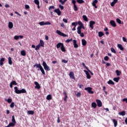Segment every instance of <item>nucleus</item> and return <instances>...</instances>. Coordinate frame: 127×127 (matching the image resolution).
<instances>
[{
    "instance_id": "nucleus-37",
    "label": "nucleus",
    "mask_w": 127,
    "mask_h": 127,
    "mask_svg": "<svg viewBox=\"0 0 127 127\" xmlns=\"http://www.w3.org/2000/svg\"><path fill=\"white\" fill-rule=\"evenodd\" d=\"M8 64H12V61H11V58L10 57H9L8 58Z\"/></svg>"
},
{
    "instance_id": "nucleus-10",
    "label": "nucleus",
    "mask_w": 127,
    "mask_h": 127,
    "mask_svg": "<svg viewBox=\"0 0 127 127\" xmlns=\"http://www.w3.org/2000/svg\"><path fill=\"white\" fill-rule=\"evenodd\" d=\"M34 84H35V85H36V86L35 87V89H40V88H41L40 85H39V83H38L37 82V81H35Z\"/></svg>"
},
{
    "instance_id": "nucleus-24",
    "label": "nucleus",
    "mask_w": 127,
    "mask_h": 127,
    "mask_svg": "<svg viewBox=\"0 0 127 127\" xmlns=\"http://www.w3.org/2000/svg\"><path fill=\"white\" fill-rule=\"evenodd\" d=\"M120 76H118V77H115L113 78V80L115 81V82H116V83H118L119 81L120 80Z\"/></svg>"
},
{
    "instance_id": "nucleus-51",
    "label": "nucleus",
    "mask_w": 127,
    "mask_h": 127,
    "mask_svg": "<svg viewBox=\"0 0 127 127\" xmlns=\"http://www.w3.org/2000/svg\"><path fill=\"white\" fill-rule=\"evenodd\" d=\"M59 7L61 8V9L62 10L64 9V6L61 4L59 5Z\"/></svg>"
},
{
    "instance_id": "nucleus-56",
    "label": "nucleus",
    "mask_w": 127,
    "mask_h": 127,
    "mask_svg": "<svg viewBox=\"0 0 127 127\" xmlns=\"http://www.w3.org/2000/svg\"><path fill=\"white\" fill-rule=\"evenodd\" d=\"M67 98H68V96L65 95L64 98V102H66L67 101Z\"/></svg>"
},
{
    "instance_id": "nucleus-23",
    "label": "nucleus",
    "mask_w": 127,
    "mask_h": 127,
    "mask_svg": "<svg viewBox=\"0 0 127 127\" xmlns=\"http://www.w3.org/2000/svg\"><path fill=\"white\" fill-rule=\"evenodd\" d=\"M118 114L119 115V116H126V111H123L121 112H119Z\"/></svg>"
},
{
    "instance_id": "nucleus-13",
    "label": "nucleus",
    "mask_w": 127,
    "mask_h": 127,
    "mask_svg": "<svg viewBox=\"0 0 127 127\" xmlns=\"http://www.w3.org/2000/svg\"><path fill=\"white\" fill-rule=\"evenodd\" d=\"M111 25L113 26V27H116L117 26V24H116V22L114 20H111L110 22Z\"/></svg>"
},
{
    "instance_id": "nucleus-3",
    "label": "nucleus",
    "mask_w": 127,
    "mask_h": 127,
    "mask_svg": "<svg viewBox=\"0 0 127 127\" xmlns=\"http://www.w3.org/2000/svg\"><path fill=\"white\" fill-rule=\"evenodd\" d=\"M96 101L97 104V106H98V107H99V108H101V107H102V106H103V104L102 103V101H101V100H100L99 99H97L96 100Z\"/></svg>"
},
{
    "instance_id": "nucleus-35",
    "label": "nucleus",
    "mask_w": 127,
    "mask_h": 127,
    "mask_svg": "<svg viewBox=\"0 0 127 127\" xmlns=\"http://www.w3.org/2000/svg\"><path fill=\"white\" fill-rule=\"evenodd\" d=\"M103 35H104V33H103L102 32H98V36L99 37H102V36H103Z\"/></svg>"
},
{
    "instance_id": "nucleus-60",
    "label": "nucleus",
    "mask_w": 127,
    "mask_h": 127,
    "mask_svg": "<svg viewBox=\"0 0 127 127\" xmlns=\"http://www.w3.org/2000/svg\"><path fill=\"white\" fill-rule=\"evenodd\" d=\"M104 60H105L106 61H108V60H109V57L106 56V57L104 58Z\"/></svg>"
},
{
    "instance_id": "nucleus-1",
    "label": "nucleus",
    "mask_w": 127,
    "mask_h": 127,
    "mask_svg": "<svg viewBox=\"0 0 127 127\" xmlns=\"http://www.w3.org/2000/svg\"><path fill=\"white\" fill-rule=\"evenodd\" d=\"M92 87H86L84 88V90L85 91H87V92H88L89 94H94V91H92Z\"/></svg>"
},
{
    "instance_id": "nucleus-11",
    "label": "nucleus",
    "mask_w": 127,
    "mask_h": 127,
    "mask_svg": "<svg viewBox=\"0 0 127 127\" xmlns=\"http://www.w3.org/2000/svg\"><path fill=\"white\" fill-rule=\"evenodd\" d=\"M95 22L94 21H90L89 22V26L91 28V29H93L94 28V27H93V25L95 24Z\"/></svg>"
},
{
    "instance_id": "nucleus-19",
    "label": "nucleus",
    "mask_w": 127,
    "mask_h": 127,
    "mask_svg": "<svg viewBox=\"0 0 127 127\" xmlns=\"http://www.w3.org/2000/svg\"><path fill=\"white\" fill-rule=\"evenodd\" d=\"M40 70L41 72H42L43 75H45V71H44V69H43L42 66H40Z\"/></svg>"
},
{
    "instance_id": "nucleus-41",
    "label": "nucleus",
    "mask_w": 127,
    "mask_h": 127,
    "mask_svg": "<svg viewBox=\"0 0 127 127\" xmlns=\"http://www.w3.org/2000/svg\"><path fill=\"white\" fill-rule=\"evenodd\" d=\"M77 24H78V23L75 22L72 23L71 25H72V26H74V27H76V26H77Z\"/></svg>"
},
{
    "instance_id": "nucleus-15",
    "label": "nucleus",
    "mask_w": 127,
    "mask_h": 127,
    "mask_svg": "<svg viewBox=\"0 0 127 127\" xmlns=\"http://www.w3.org/2000/svg\"><path fill=\"white\" fill-rule=\"evenodd\" d=\"M73 41L74 48H78V44H77V41L76 40H73Z\"/></svg>"
},
{
    "instance_id": "nucleus-16",
    "label": "nucleus",
    "mask_w": 127,
    "mask_h": 127,
    "mask_svg": "<svg viewBox=\"0 0 127 127\" xmlns=\"http://www.w3.org/2000/svg\"><path fill=\"white\" fill-rule=\"evenodd\" d=\"M16 124L12 122L10 123L8 126H7L6 127H14Z\"/></svg>"
},
{
    "instance_id": "nucleus-18",
    "label": "nucleus",
    "mask_w": 127,
    "mask_h": 127,
    "mask_svg": "<svg viewBox=\"0 0 127 127\" xmlns=\"http://www.w3.org/2000/svg\"><path fill=\"white\" fill-rule=\"evenodd\" d=\"M46 99L48 101H50V100H52V95H51V94L47 95Z\"/></svg>"
},
{
    "instance_id": "nucleus-7",
    "label": "nucleus",
    "mask_w": 127,
    "mask_h": 127,
    "mask_svg": "<svg viewBox=\"0 0 127 127\" xmlns=\"http://www.w3.org/2000/svg\"><path fill=\"white\" fill-rule=\"evenodd\" d=\"M84 72L85 73L87 79H91V75H90V73L88 71L84 70Z\"/></svg>"
},
{
    "instance_id": "nucleus-20",
    "label": "nucleus",
    "mask_w": 127,
    "mask_h": 127,
    "mask_svg": "<svg viewBox=\"0 0 127 127\" xmlns=\"http://www.w3.org/2000/svg\"><path fill=\"white\" fill-rule=\"evenodd\" d=\"M91 107L94 108V109H96L97 108V104L96 102H93L91 103Z\"/></svg>"
},
{
    "instance_id": "nucleus-14",
    "label": "nucleus",
    "mask_w": 127,
    "mask_h": 127,
    "mask_svg": "<svg viewBox=\"0 0 127 127\" xmlns=\"http://www.w3.org/2000/svg\"><path fill=\"white\" fill-rule=\"evenodd\" d=\"M14 89L15 90V93H16V94H20V90H19L17 87H14Z\"/></svg>"
},
{
    "instance_id": "nucleus-45",
    "label": "nucleus",
    "mask_w": 127,
    "mask_h": 127,
    "mask_svg": "<svg viewBox=\"0 0 127 127\" xmlns=\"http://www.w3.org/2000/svg\"><path fill=\"white\" fill-rule=\"evenodd\" d=\"M34 2L37 5H39V0H34Z\"/></svg>"
},
{
    "instance_id": "nucleus-57",
    "label": "nucleus",
    "mask_w": 127,
    "mask_h": 127,
    "mask_svg": "<svg viewBox=\"0 0 127 127\" xmlns=\"http://www.w3.org/2000/svg\"><path fill=\"white\" fill-rule=\"evenodd\" d=\"M72 39H67L65 41V42H66V43H69V42H70V41H72Z\"/></svg>"
},
{
    "instance_id": "nucleus-36",
    "label": "nucleus",
    "mask_w": 127,
    "mask_h": 127,
    "mask_svg": "<svg viewBox=\"0 0 127 127\" xmlns=\"http://www.w3.org/2000/svg\"><path fill=\"white\" fill-rule=\"evenodd\" d=\"M21 55H22V56H25V55H26V53H25V51H21Z\"/></svg>"
},
{
    "instance_id": "nucleus-29",
    "label": "nucleus",
    "mask_w": 127,
    "mask_h": 127,
    "mask_svg": "<svg viewBox=\"0 0 127 127\" xmlns=\"http://www.w3.org/2000/svg\"><path fill=\"white\" fill-rule=\"evenodd\" d=\"M27 114L28 115H34V111H31V110L28 111H27Z\"/></svg>"
},
{
    "instance_id": "nucleus-62",
    "label": "nucleus",
    "mask_w": 127,
    "mask_h": 127,
    "mask_svg": "<svg viewBox=\"0 0 127 127\" xmlns=\"http://www.w3.org/2000/svg\"><path fill=\"white\" fill-rule=\"evenodd\" d=\"M123 41H124V42H127V38H126V37H123Z\"/></svg>"
},
{
    "instance_id": "nucleus-43",
    "label": "nucleus",
    "mask_w": 127,
    "mask_h": 127,
    "mask_svg": "<svg viewBox=\"0 0 127 127\" xmlns=\"http://www.w3.org/2000/svg\"><path fill=\"white\" fill-rule=\"evenodd\" d=\"M116 21L117 22H118V23H119V24H121V23H122V21L121 20V19L117 18L116 19Z\"/></svg>"
},
{
    "instance_id": "nucleus-55",
    "label": "nucleus",
    "mask_w": 127,
    "mask_h": 127,
    "mask_svg": "<svg viewBox=\"0 0 127 127\" xmlns=\"http://www.w3.org/2000/svg\"><path fill=\"white\" fill-rule=\"evenodd\" d=\"M7 103H11V102H12V100H11V99H8L7 100Z\"/></svg>"
},
{
    "instance_id": "nucleus-32",
    "label": "nucleus",
    "mask_w": 127,
    "mask_h": 127,
    "mask_svg": "<svg viewBox=\"0 0 127 127\" xmlns=\"http://www.w3.org/2000/svg\"><path fill=\"white\" fill-rule=\"evenodd\" d=\"M42 66L41 64H36L34 65V67H37V68H39V69L40 68V67Z\"/></svg>"
},
{
    "instance_id": "nucleus-31",
    "label": "nucleus",
    "mask_w": 127,
    "mask_h": 127,
    "mask_svg": "<svg viewBox=\"0 0 127 127\" xmlns=\"http://www.w3.org/2000/svg\"><path fill=\"white\" fill-rule=\"evenodd\" d=\"M82 18H83L85 21H88V17H87V16L83 15L82 16Z\"/></svg>"
},
{
    "instance_id": "nucleus-8",
    "label": "nucleus",
    "mask_w": 127,
    "mask_h": 127,
    "mask_svg": "<svg viewBox=\"0 0 127 127\" xmlns=\"http://www.w3.org/2000/svg\"><path fill=\"white\" fill-rule=\"evenodd\" d=\"M98 3V0H94L93 1L92 4L93 6H94L95 8H98V7L96 5V4Z\"/></svg>"
},
{
    "instance_id": "nucleus-28",
    "label": "nucleus",
    "mask_w": 127,
    "mask_h": 127,
    "mask_svg": "<svg viewBox=\"0 0 127 127\" xmlns=\"http://www.w3.org/2000/svg\"><path fill=\"white\" fill-rule=\"evenodd\" d=\"M118 48H119V49H120V50H122V51H123L124 47H123V45L121 44H118Z\"/></svg>"
},
{
    "instance_id": "nucleus-21",
    "label": "nucleus",
    "mask_w": 127,
    "mask_h": 127,
    "mask_svg": "<svg viewBox=\"0 0 127 127\" xmlns=\"http://www.w3.org/2000/svg\"><path fill=\"white\" fill-rule=\"evenodd\" d=\"M108 84L109 85H115V82L113 81V80L110 79L108 82Z\"/></svg>"
},
{
    "instance_id": "nucleus-30",
    "label": "nucleus",
    "mask_w": 127,
    "mask_h": 127,
    "mask_svg": "<svg viewBox=\"0 0 127 127\" xmlns=\"http://www.w3.org/2000/svg\"><path fill=\"white\" fill-rule=\"evenodd\" d=\"M20 94H23L26 93V90L25 89H22L21 90H20Z\"/></svg>"
},
{
    "instance_id": "nucleus-12",
    "label": "nucleus",
    "mask_w": 127,
    "mask_h": 127,
    "mask_svg": "<svg viewBox=\"0 0 127 127\" xmlns=\"http://www.w3.org/2000/svg\"><path fill=\"white\" fill-rule=\"evenodd\" d=\"M13 85H17V83H16V81H12L10 83V88H12Z\"/></svg>"
},
{
    "instance_id": "nucleus-64",
    "label": "nucleus",
    "mask_w": 127,
    "mask_h": 127,
    "mask_svg": "<svg viewBox=\"0 0 127 127\" xmlns=\"http://www.w3.org/2000/svg\"><path fill=\"white\" fill-rule=\"evenodd\" d=\"M123 102H126L127 104V98H124L123 99Z\"/></svg>"
},
{
    "instance_id": "nucleus-5",
    "label": "nucleus",
    "mask_w": 127,
    "mask_h": 127,
    "mask_svg": "<svg viewBox=\"0 0 127 127\" xmlns=\"http://www.w3.org/2000/svg\"><path fill=\"white\" fill-rule=\"evenodd\" d=\"M43 65L46 71H50V67L47 65V64H43Z\"/></svg>"
},
{
    "instance_id": "nucleus-26",
    "label": "nucleus",
    "mask_w": 127,
    "mask_h": 127,
    "mask_svg": "<svg viewBox=\"0 0 127 127\" xmlns=\"http://www.w3.org/2000/svg\"><path fill=\"white\" fill-rule=\"evenodd\" d=\"M63 45L64 44L62 43H59L58 44H57V48H60V47L61 48Z\"/></svg>"
},
{
    "instance_id": "nucleus-6",
    "label": "nucleus",
    "mask_w": 127,
    "mask_h": 127,
    "mask_svg": "<svg viewBox=\"0 0 127 127\" xmlns=\"http://www.w3.org/2000/svg\"><path fill=\"white\" fill-rule=\"evenodd\" d=\"M8 27L9 29H12L13 28V23L12 22H8Z\"/></svg>"
},
{
    "instance_id": "nucleus-47",
    "label": "nucleus",
    "mask_w": 127,
    "mask_h": 127,
    "mask_svg": "<svg viewBox=\"0 0 127 127\" xmlns=\"http://www.w3.org/2000/svg\"><path fill=\"white\" fill-rule=\"evenodd\" d=\"M45 25H51V23L49 21H47L45 23Z\"/></svg>"
},
{
    "instance_id": "nucleus-59",
    "label": "nucleus",
    "mask_w": 127,
    "mask_h": 127,
    "mask_svg": "<svg viewBox=\"0 0 127 127\" xmlns=\"http://www.w3.org/2000/svg\"><path fill=\"white\" fill-rule=\"evenodd\" d=\"M25 9H28L29 8V5L26 4L25 5Z\"/></svg>"
},
{
    "instance_id": "nucleus-34",
    "label": "nucleus",
    "mask_w": 127,
    "mask_h": 127,
    "mask_svg": "<svg viewBox=\"0 0 127 127\" xmlns=\"http://www.w3.org/2000/svg\"><path fill=\"white\" fill-rule=\"evenodd\" d=\"M77 33H78V34H80V33H81V29H81V27H78L77 28Z\"/></svg>"
},
{
    "instance_id": "nucleus-42",
    "label": "nucleus",
    "mask_w": 127,
    "mask_h": 127,
    "mask_svg": "<svg viewBox=\"0 0 127 127\" xmlns=\"http://www.w3.org/2000/svg\"><path fill=\"white\" fill-rule=\"evenodd\" d=\"M39 24L41 26L45 25V22L44 21H41L39 23Z\"/></svg>"
},
{
    "instance_id": "nucleus-38",
    "label": "nucleus",
    "mask_w": 127,
    "mask_h": 127,
    "mask_svg": "<svg viewBox=\"0 0 127 127\" xmlns=\"http://www.w3.org/2000/svg\"><path fill=\"white\" fill-rule=\"evenodd\" d=\"M12 122L14 124H16V121H15V119L14 118V116H12Z\"/></svg>"
},
{
    "instance_id": "nucleus-48",
    "label": "nucleus",
    "mask_w": 127,
    "mask_h": 127,
    "mask_svg": "<svg viewBox=\"0 0 127 127\" xmlns=\"http://www.w3.org/2000/svg\"><path fill=\"white\" fill-rule=\"evenodd\" d=\"M14 39H15V40H18V39H19V36H14Z\"/></svg>"
},
{
    "instance_id": "nucleus-46",
    "label": "nucleus",
    "mask_w": 127,
    "mask_h": 127,
    "mask_svg": "<svg viewBox=\"0 0 127 127\" xmlns=\"http://www.w3.org/2000/svg\"><path fill=\"white\" fill-rule=\"evenodd\" d=\"M73 7L74 8L75 11H77V10H78V7H77V5H76V4L73 5Z\"/></svg>"
},
{
    "instance_id": "nucleus-22",
    "label": "nucleus",
    "mask_w": 127,
    "mask_h": 127,
    "mask_svg": "<svg viewBox=\"0 0 127 127\" xmlns=\"http://www.w3.org/2000/svg\"><path fill=\"white\" fill-rule=\"evenodd\" d=\"M81 41H82V44L83 46H86L87 44V41H86V40L82 39Z\"/></svg>"
},
{
    "instance_id": "nucleus-27",
    "label": "nucleus",
    "mask_w": 127,
    "mask_h": 127,
    "mask_svg": "<svg viewBox=\"0 0 127 127\" xmlns=\"http://www.w3.org/2000/svg\"><path fill=\"white\" fill-rule=\"evenodd\" d=\"M61 51L63 52H66V49H65V47L64 46V44L62 46L61 48Z\"/></svg>"
},
{
    "instance_id": "nucleus-63",
    "label": "nucleus",
    "mask_w": 127,
    "mask_h": 127,
    "mask_svg": "<svg viewBox=\"0 0 127 127\" xmlns=\"http://www.w3.org/2000/svg\"><path fill=\"white\" fill-rule=\"evenodd\" d=\"M62 62H63V63H67L68 61H66V60H63L62 61Z\"/></svg>"
},
{
    "instance_id": "nucleus-58",
    "label": "nucleus",
    "mask_w": 127,
    "mask_h": 127,
    "mask_svg": "<svg viewBox=\"0 0 127 127\" xmlns=\"http://www.w3.org/2000/svg\"><path fill=\"white\" fill-rule=\"evenodd\" d=\"M71 2H72V3H73V5H75V4H76V0H72Z\"/></svg>"
},
{
    "instance_id": "nucleus-50",
    "label": "nucleus",
    "mask_w": 127,
    "mask_h": 127,
    "mask_svg": "<svg viewBox=\"0 0 127 127\" xmlns=\"http://www.w3.org/2000/svg\"><path fill=\"white\" fill-rule=\"evenodd\" d=\"M54 8H55L54 6H50L49 8V10H51V9H54Z\"/></svg>"
},
{
    "instance_id": "nucleus-44",
    "label": "nucleus",
    "mask_w": 127,
    "mask_h": 127,
    "mask_svg": "<svg viewBox=\"0 0 127 127\" xmlns=\"http://www.w3.org/2000/svg\"><path fill=\"white\" fill-rule=\"evenodd\" d=\"M111 52H113V53H117V52H116V50L113 48H111Z\"/></svg>"
},
{
    "instance_id": "nucleus-39",
    "label": "nucleus",
    "mask_w": 127,
    "mask_h": 127,
    "mask_svg": "<svg viewBox=\"0 0 127 127\" xmlns=\"http://www.w3.org/2000/svg\"><path fill=\"white\" fill-rule=\"evenodd\" d=\"M116 73L117 76H120V75H121V72L119 71V70H116Z\"/></svg>"
},
{
    "instance_id": "nucleus-2",
    "label": "nucleus",
    "mask_w": 127,
    "mask_h": 127,
    "mask_svg": "<svg viewBox=\"0 0 127 127\" xmlns=\"http://www.w3.org/2000/svg\"><path fill=\"white\" fill-rule=\"evenodd\" d=\"M57 33L61 36H63V37H67V36H68L67 35L64 34V33H62L61 31L59 30L57 31Z\"/></svg>"
},
{
    "instance_id": "nucleus-53",
    "label": "nucleus",
    "mask_w": 127,
    "mask_h": 127,
    "mask_svg": "<svg viewBox=\"0 0 127 127\" xmlns=\"http://www.w3.org/2000/svg\"><path fill=\"white\" fill-rule=\"evenodd\" d=\"M78 24L80 25L79 27H81L83 25V23L80 21L78 22Z\"/></svg>"
},
{
    "instance_id": "nucleus-25",
    "label": "nucleus",
    "mask_w": 127,
    "mask_h": 127,
    "mask_svg": "<svg viewBox=\"0 0 127 127\" xmlns=\"http://www.w3.org/2000/svg\"><path fill=\"white\" fill-rule=\"evenodd\" d=\"M39 45H40V46H42V47H44V42H43V41L40 40Z\"/></svg>"
},
{
    "instance_id": "nucleus-54",
    "label": "nucleus",
    "mask_w": 127,
    "mask_h": 127,
    "mask_svg": "<svg viewBox=\"0 0 127 127\" xmlns=\"http://www.w3.org/2000/svg\"><path fill=\"white\" fill-rule=\"evenodd\" d=\"M64 22H65V23H67V22H68V19H65V18H64L63 19Z\"/></svg>"
},
{
    "instance_id": "nucleus-33",
    "label": "nucleus",
    "mask_w": 127,
    "mask_h": 127,
    "mask_svg": "<svg viewBox=\"0 0 127 127\" xmlns=\"http://www.w3.org/2000/svg\"><path fill=\"white\" fill-rule=\"evenodd\" d=\"M5 59L4 58H2L0 60V64H3V62H4Z\"/></svg>"
},
{
    "instance_id": "nucleus-9",
    "label": "nucleus",
    "mask_w": 127,
    "mask_h": 127,
    "mask_svg": "<svg viewBox=\"0 0 127 127\" xmlns=\"http://www.w3.org/2000/svg\"><path fill=\"white\" fill-rule=\"evenodd\" d=\"M54 12L57 13L58 15H60L61 14V11H60V9L57 8L54 10Z\"/></svg>"
},
{
    "instance_id": "nucleus-52",
    "label": "nucleus",
    "mask_w": 127,
    "mask_h": 127,
    "mask_svg": "<svg viewBox=\"0 0 127 127\" xmlns=\"http://www.w3.org/2000/svg\"><path fill=\"white\" fill-rule=\"evenodd\" d=\"M10 108H14V103L12 102L10 105Z\"/></svg>"
},
{
    "instance_id": "nucleus-49",
    "label": "nucleus",
    "mask_w": 127,
    "mask_h": 127,
    "mask_svg": "<svg viewBox=\"0 0 127 127\" xmlns=\"http://www.w3.org/2000/svg\"><path fill=\"white\" fill-rule=\"evenodd\" d=\"M40 48V45H38L37 46H36V47L35 48V50H39Z\"/></svg>"
},
{
    "instance_id": "nucleus-40",
    "label": "nucleus",
    "mask_w": 127,
    "mask_h": 127,
    "mask_svg": "<svg viewBox=\"0 0 127 127\" xmlns=\"http://www.w3.org/2000/svg\"><path fill=\"white\" fill-rule=\"evenodd\" d=\"M78 3H84V1L83 0H76Z\"/></svg>"
},
{
    "instance_id": "nucleus-61",
    "label": "nucleus",
    "mask_w": 127,
    "mask_h": 127,
    "mask_svg": "<svg viewBox=\"0 0 127 127\" xmlns=\"http://www.w3.org/2000/svg\"><path fill=\"white\" fill-rule=\"evenodd\" d=\"M76 96L77 97H81V93L77 92V93L76 94Z\"/></svg>"
},
{
    "instance_id": "nucleus-17",
    "label": "nucleus",
    "mask_w": 127,
    "mask_h": 127,
    "mask_svg": "<svg viewBox=\"0 0 127 127\" xmlns=\"http://www.w3.org/2000/svg\"><path fill=\"white\" fill-rule=\"evenodd\" d=\"M113 122V124H114V127H117L118 126V121L116 120V119H112Z\"/></svg>"
},
{
    "instance_id": "nucleus-4",
    "label": "nucleus",
    "mask_w": 127,
    "mask_h": 127,
    "mask_svg": "<svg viewBox=\"0 0 127 127\" xmlns=\"http://www.w3.org/2000/svg\"><path fill=\"white\" fill-rule=\"evenodd\" d=\"M69 76L70 79H73V80H75V75H74V72H73V71H70L69 72Z\"/></svg>"
}]
</instances>
